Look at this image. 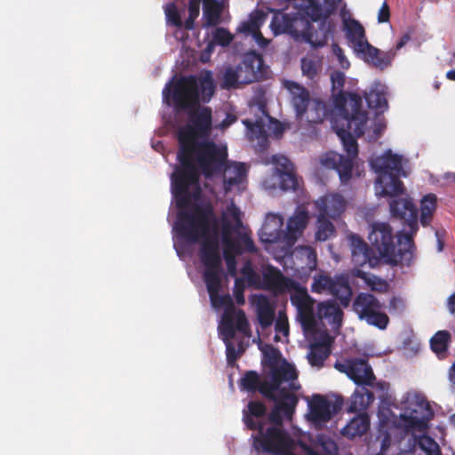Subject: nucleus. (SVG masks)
<instances>
[{
	"label": "nucleus",
	"mask_w": 455,
	"mask_h": 455,
	"mask_svg": "<svg viewBox=\"0 0 455 455\" xmlns=\"http://www.w3.org/2000/svg\"><path fill=\"white\" fill-rule=\"evenodd\" d=\"M215 223V214L211 204H195L189 211L179 212L175 228L178 235L186 242L196 243L200 242L199 259L204 266V281L214 307H225L221 323L227 312L230 313L232 323L238 331L246 333L249 323L245 313L235 309L231 297L220 295V275L222 273V258L217 235H211L212 227Z\"/></svg>",
	"instance_id": "f257e3e1"
},
{
	"label": "nucleus",
	"mask_w": 455,
	"mask_h": 455,
	"mask_svg": "<svg viewBox=\"0 0 455 455\" xmlns=\"http://www.w3.org/2000/svg\"><path fill=\"white\" fill-rule=\"evenodd\" d=\"M177 158L180 165L172 174V190L176 206L183 212L190 205L192 198H196L201 193L200 173L209 179L222 172L227 164L228 148L212 140H197L180 145Z\"/></svg>",
	"instance_id": "f03ea898"
},
{
	"label": "nucleus",
	"mask_w": 455,
	"mask_h": 455,
	"mask_svg": "<svg viewBox=\"0 0 455 455\" xmlns=\"http://www.w3.org/2000/svg\"><path fill=\"white\" fill-rule=\"evenodd\" d=\"M348 238L352 262L355 267L368 264L373 268L379 266L380 259L393 265H410L413 258L415 244L411 233L399 232L396 235V248L393 228L386 222L372 223L368 235L371 244L378 251L379 255L359 235L351 234Z\"/></svg>",
	"instance_id": "7ed1b4c3"
},
{
	"label": "nucleus",
	"mask_w": 455,
	"mask_h": 455,
	"mask_svg": "<svg viewBox=\"0 0 455 455\" xmlns=\"http://www.w3.org/2000/svg\"><path fill=\"white\" fill-rule=\"evenodd\" d=\"M371 165L378 174L376 186L380 188L378 194L381 196L394 197L389 202L391 215L403 220V225L409 228L405 232L411 233L413 237L419 229L418 209L411 198L395 197L404 193L403 183L400 180L401 176H406L402 164V156L393 154L388 149L382 156L372 159Z\"/></svg>",
	"instance_id": "20e7f679"
},
{
	"label": "nucleus",
	"mask_w": 455,
	"mask_h": 455,
	"mask_svg": "<svg viewBox=\"0 0 455 455\" xmlns=\"http://www.w3.org/2000/svg\"><path fill=\"white\" fill-rule=\"evenodd\" d=\"M316 10H306L305 17L290 19L287 14H282V25L279 16L275 15L271 26L275 30L290 33L298 41L309 44L317 49L325 46L332 36L335 24L331 20L341 0H313Z\"/></svg>",
	"instance_id": "39448f33"
},
{
	"label": "nucleus",
	"mask_w": 455,
	"mask_h": 455,
	"mask_svg": "<svg viewBox=\"0 0 455 455\" xmlns=\"http://www.w3.org/2000/svg\"><path fill=\"white\" fill-rule=\"evenodd\" d=\"M362 98L357 93L339 92L334 99L336 116L331 117L332 128L340 139L347 156L355 158L358 144L355 137L364 133L368 115L362 109Z\"/></svg>",
	"instance_id": "423d86ee"
},
{
	"label": "nucleus",
	"mask_w": 455,
	"mask_h": 455,
	"mask_svg": "<svg viewBox=\"0 0 455 455\" xmlns=\"http://www.w3.org/2000/svg\"><path fill=\"white\" fill-rule=\"evenodd\" d=\"M215 84L211 71H205L199 79L194 75L181 76L168 83L163 90V99L177 111L195 108L209 102L215 93Z\"/></svg>",
	"instance_id": "0eeeda50"
},
{
	"label": "nucleus",
	"mask_w": 455,
	"mask_h": 455,
	"mask_svg": "<svg viewBox=\"0 0 455 455\" xmlns=\"http://www.w3.org/2000/svg\"><path fill=\"white\" fill-rule=\"evenodd\" d=\"M298 372L294 365L283 360L280 364L270 366L269 380H261L258 372L247 371L241 379V387L249 391H259L267 400H275L276 390L280 389L284 382H289V388L297 391L300 385L296 383Z\"/></svg>",
	"instance_id": "6e6552de"
},
{
	"label": "nucleus",
	"mask_w": 455,
	"mask_h": 455,
	"mask_svg": "<svg viewBox=\"0 0 455 455\" xmlns=\"http://www.w3.org/2000/svg\"><path fill=\"white\" fill-rule=\"evenodd\" d=\"M188 114V124L178 131L179 144L184 145L197 141V139L207 138L212 129V111L209 107L197 106L187 110Z\"/></svg>",
	"instance_id": "1a4fd4ad"
},
{
	"label": "nucleus",
	"mask_w": 455,
	"mask_h": 455,
	"mask_svg": "<svg viewBox=\"0 0 455 455\" xmlns=\"http://www.w3.org/2000/svg\"><path fill=\"white\" fill-rule=\"evenodd\" d=\"M353 309L359 319L364 320L368 324L380 330H385L389 323L387 315L384 312V306L371 293L360 292L353 302Z\"/></svg>",
	"instance_id": "9d476101"
},
{
	"label": "nucleus",
	"mask_w": 455,
	"mask_h": 455,
	"mask_svg": "<svg viewBox=\"0 0 455 455\" xmlns=\"http://www.w3.org/2000/svg\"><path fill=\"white\" fill-rule=\"evenodd\" d=\"M257 430L258 434L253 436V447L257 451L277 455L289 444H293V439L283 427H268L265 429L263 425Z\"/></svg>",
	"instance_id": "9b49d317"
},
{
	"label": "nucleus",
	"mask_w": 455,
	"mask_h": 455,
	"mask_svg": "<svg viewBox=\"0 0 455 455\" xmlns=\"http://www.w3.org/2000/svg\"><path fill=\"white\" fill-rule=\"evenodd\" d=\"M271 401L275 405L268 414V421L271 427H283V418L289 420L292 419L299 398L291 390L281 387L276 390L275 399Z\"/></svg>",
	"instance_id": "f8f14e48"
},
{
	"label": "nucleus",
	"mask_w": 455,
	"mask_h": 455,
	"mask_svg": "<svg viewBox=\"0 0 455 455\" xmlns=\"http://www.w3.org/2000/svg\"><path fill=\"white\" fill-rule=\"evenodd\" d=\"M292 288L294 292L291 295V302L297 308L298 319L304 331H313L316 326L315 299L308 294L306 288L297 284Z\"/></svg>",
	"instance_id": "ddd939ff"
},
{
	"label": "nucleus",
	"mask_w": 455,
	"mask_h": 455,
	"mask_svg": "<svg viewBox=\"0 0 455 455\" xmlns=\"http://www.w3.org/2000/svg\"><path fill=\"white\" fill-rule=\"evenodd\" d=\"M343 398L339 396L332 403L322 395H315L309 403L308 420L315 426H323L329 422L332 416L342 408Z\"/></svg>",
	"instance_id": "4468645a"
},
{
	"label": "nucleus",
	"mask_w": 455,
	"mask_h": 455,
	"mask_svg": "<svg viewBox=\"0 0 455 455\" xmlns=\"http://www.w3.org/2000/svg\"><path fill=\"white\" fill-rule=\"evenodd\" d=\"M335 368L345 373L357 385L372 386L375 376L367 359L350 358L341 363H336Z\"/></svg>",
	"instance_id": "2eb2a0df"
},
{
	"label": "nucleus",
	"mask_w": 455,
	"mask_h": 455,
	"mask_svg": "<svg viewBox=\"0 0 455 455\" xmlns=\"http://www.w3.org/2000/svg\"><path fill=\"white\" fill-rule=\"evenodd\" d=\"M411 39V36L406 33L396 43L394 49L387 52H381L379 49L370 44H365L363 52H358L363 60L371 66L383 70L389 67L396 55V52L402 49Z\"/></svg>",
	"instance_id": "dca6fc26"
},
{
	"label": "nucleus",
	"mask_w": 455,
	"mask_h": 455,
	"mask_svg": "<svg viewBox=\"0 0 455 455\" xmlns=\"http://www.w3.org/2000/svg\"><path fill=\"white\" fill-rule=\"evenodd\" d=\"M238 69L243 73L242 83L247 84L264 79L267 66L265 65L261 54L250 52L244 55L243 61L238 65Z\"/></svg>",
	"instance_id": "f3484780"
},
{
	"label": "nucleus",
	"mask_w": 455,
	"mask_h": 455,
	"mask_svg": "<svg viewBox=\"0 0 455 455\" xmlns=\"http://www.w3.org/2000/svg\"><path fill=\"white\" fill-rule=\"evenodd\" d=\"M283 218L280 214L268 213L259 232L264 243H280L285 247V231L283 229Z\"/></svg>",
	"instance_id": "a211bd4d"
},
{
	"label": "nucleus",
	"mask_w": 455,
	"mask_h": 455,
	"mask_svg": "<svg viewBox=\"0 0 455 455\" xmlns=\"http://www.w3.org/2000/svg\"><path fill=\"white\" fill-rule=\"evenodd\" d=\"M308 222V211L305 208L298 207L287 221L284 235L286 249H291L295 244L297 240L303 235Z\"/></svg>",
	"instance_id": "6ab92c4d"
},
{
	"label": "nucleus",
	"mask_w": 455,
	"mask_h": 455,
	"mask_svg": "<svg viewBox=\"0 0 455 455\" xmlns=\"http://www.w3.org/2000/svg\"><path fill=\"white\" fill-rule=\"evenodd\" d=\"M296 283L290 278L284 276L275 267L267 266L262 273L263 290L283 293L285 291L294 287Z\"/></svg>",
	"instance_id": "aec40b11"
},
{
	"label": "nucleus",
	"mask_w": 455,
	"mask_h": 455,
	"mask_svg": "<svg viewBox=\"0 0 455 455\" xmlns=\"http://www.w3.org/2000/svg\"><path fill=\"white\" fill-rule=\"evenodd\" d=\"M236 331L238 330L236 328V325H235V323H232L230 313L227 312L224 321L220 323V331L223 337L222 339L226 345L227 363L230 366L235 365L240 354H242L243 351L242 345H240V348L237 351L235 349V345L231 342V339H233L235 336Z\"/></svg>",
	"instance_id": "412c9836"
},
{
	"label": "nucleus",
	"mask_w": 455,
	"mask_h": 455,
	"mask_svg": "<svg viewBox=\"0 0 455 455\" xmlns=\"http://www.w3.org/2000/svg\"><path fill=\"white\" fill-rule=\"evenodd\" d=\"M354 159L347 156L331 152L326 155L323 163L325 166L337 171L342 183H347L352 178Z\"/></svg>",
	"instance_id": "4be33fe9"
},
{
	"label": "nucleus",
	"mask_w": 455,
	"mask_h": 455,
	"mask_svg": "<svg viewBox=\"0 0 455 455\" xmlns=\"http://www.w3.org/2000/svg\"><path fill=\"white\" fill-rule=\"evenodd\" d=\"M346 206V200L339 194L323 196L316 202L319 213L333 220H336L344 212Z\"/></svg>",
	"instance_id": "5701e85b"
},
{
	"label": "nucleus",
	"mask_w": 455,
	"mask_h": 455,
	"mask_svg": "<svg viewBox=\"0 0 455 455\" xmlns=\"http://www.w3.org/2000/svg\"><path fill=\"white\" fill-rule=\"evenodd\" d=\"M286 87L291 95V104L295 109L296 116L302 118L307 113L310 104L308 91L296 82H286Z\"/></svg>",
	"instance_id": "b1692460"
},
{
	"label": "nucleus",
	"mask_w": 455,
	"mask_h": 455,
	"mask_svg": "<svg viewBox=\"0 0 455 455\" xmlns=\"http://www.w3.org/2000/svg\"><path fill=\"white\" fill-rule=\"evenodd\" d=\"M222 172L224 189L228 193L235 185H238L243 182L246 176L247 169L244 164L229 163L227 159V164H225Z\"/></svg>",
	"instance_id": "393cba45"
},
{
	"label": "nucleus",
	"mask_w": 455,
	"mask_h": 455,
	"mask_svg": "<svg viewBox=\"0 0 455 455\" xmlns=\"http://www.w3.org/2000/svg\"><path fill=\"white\" fill-rule=\"evenodd\" d=\"M370 425L369 415L366 412H360L347 422L341 429V434L350 439L362 436L369 430Z\"/></svg>",
	"instance_id": "a878e982"
},
{
	"label": "nucleus",
	"mask_w": 455,
	"mask_h": 455,
	"mask_svg": "<svg viewBox=\"0 0 455 455\" xmlns=\"http://www.w3.org/2000/svg\"><path fill=\"white\" fill-rule=\"evenodd\" d=\"M345 28L347 38L353 44L354 49L357 53L363 51L366 47L365 44H370L365 38L364 28L358 20H350L348 23H346Z\"/></svg>",
	"instance_id": "bb28decb"
},
{
	"label": "nucleus",
	"mask_w": 455,
	"mask_h": 455,
	"mask_svg": "<svg viewBox=\"0 0 455 455\" xmlns=\"http://www.w3.org/2000/svg\"><path fill=\"white\" fill-rule=\"evenodd\" d=\"M267 412L266 405L259 401H250L247 405V411H243V420L248 429L256 430L261 428L264 425L262 422H256L253 419L255 418H261L265 416Z\"/></svg>",
	"instance_id": "cd10ccee"
},
{
	"label": "nucleus",
	"mask_w": 455,
	"mask_h": 455,
	"mask_svg": "<svg viewBox=\"0 0 455 455\" xmlns=\"http://www.w3.org/2000/svg\"><path fill=\"white\" fill-rule=\"evenodd\" d=\"M292 257L295 264L302 270H313L316 267V252L311 246L297 247L292 253Z\"/></svg>",
	"instance_id": "c85d7f7f"
},
{
	"label": "nucleus",
	"mask_w": 455,
	"mask_h": 455,
	"mask_svg": "<svg viewBox=\"0 0 455 455\" xmlns=\"http://www.w3.org/2000/svg\"><path fill=\"white\" fill-rule=\"evenodd\" d=\"M375 400L374 394L365 387L355 390L349 400L348 412L364 411Z\"/></svg>",
	"instance_id": "c756f323"
},
{
	"label": "nucleus",
	"mask_w": 455,
	"mask_h": 455,
	"mask_svg": "<svg viewBox=\"0 0 455 455\" xmlns=\"http://www.w3.org/2000/svg\"><path fill=\"white\" fill-rule=\"evenodd\" d=\"M361 267H355L352 270V275L362 279L364 283L372 291L379 293H385L388 291L387 282L373 274H369L360 269Z\"/></svg>",
	"instance_id": "7c9ffc66"
},
{
	"label": "nucleus",
	"mask_w": 455,
	"mask_h": 455,
	"mask_svg": "<svg viewBox=\"0 0 455 455\" xmlns=\"http://www.w3.org/2000/svg\"><path fill=\"white\" fill-rule=\"evenodd\" d=\"M257 317L263 329L271 326L275 319V308L264 295H260L257 302Z\"/></svg>",
	"instance_id": "2f4dec72"
},
{
	"label": "nucleus",
	"mask_w": 455,
	"mask_h": 455,
	"mask_svg": "<svg viewBox=\"0 0 455 455\" xmlns=\"http://www.w3.org/2000/svg\"><path fill=\"white\" fill-rule=\"evenodd\" d=\"M307 120L311 124H321L331 115L326 103L321 100H313L307 111Z\"/></svg>",
	"instance_id": "473e14b6"
},
{
	"label": "nucleus",
	"mask_w": 455,
	"mask_h": 455,
	"mask_svg": "<svg viewBox=\"0 0 455 455\" xmlns=\"http://www.w3.org/2000/svg\"><path fill=\"white\" fill-rule=\"evenodd\" d=\"M222 4L218 0H203V15L207 27L220 23Z\"/></svg>",
	"instance_id": "72a5a7b5"
},
{
	"label": "nucleus",
	"mask_w": 455,
	"mask_h": 455,
	"mask_svg": "<svg viewBox=\"0 0 455 455\" xmlns=\"http://www.w3.org/2000/svg\"><path fill=\"white\" fill-rule=\"evenodd\" d=\"M437 207V197L435 194H427L420 201V223L423 227L430 224Z\"/></svg>",
	"instance_id": "f704fd0d"
},
{
	"label": "nucleus",
	"mask_w": 455,
	"mask_h": 455,
	"mask_svg": "<svg viewBox=\"0 0 455 455\" xmlns=\"http://www.w3.org/2000/svg\"><path fill=\"white\" fill-rule=\"evenodd\" d=\"M451 340L448 331H438L430 339V347L439 358H444Z\"/></svg>",
	"instance_id": "c9c22d12"
},
{
	"label": "nucleus",
	"mask_w": 455,
	"mask_h": 455,
	"mask_svg": "<svg viewBox=\"0 0 455 455\" xmlns=\"http://www.w3.org/2000/svg\"><path fill=\"white\" fill-rule=\"evenodd\" d=\"M330 354L331 349L329 346L325 343L318 342L310 346L307 359L312 366L322 367Z\"/></svg>",
	"instance_id": "e433bc0d"
},
{
	"label": "nucleus",
	"mask_w": 455,
	"mask_h": 455,
	"mask_svg": "<svg viewBox=\"0 0 455 455\" xmlns=\"http://www.w3.org/2000/svg\"><path fill=\"white\" fill-rule=\"evenodd\" d=\"M367 105L370 108L383 112L387 108V100L384 90H379L376 85L371 88L369 92L364 95Z\"/></svg>",
	"instance_id": "4c0bfd02"
},
{
	"label": "nucleus",
	"mask_w": 455,
	"mask_h": 455,
	"mask_svg": "<svg viewBox=\"0 0 455 455\" xmlns=\"http://www.w3.org/2000/svg\"><path fill=\"white\" fill-rule=\"evenodd\" d=\"M342 315V310L334 301L328 300L321 302L317 306L316 316L320 319H332L333 322L339 319Z\"/></svg>",
	"instance_id": "58836bf2"
},
{
	"label": "nucleus",
	"mask_w": 455,
	"mask_h": 455,
	"mask_svg": "<svg viewBox=\"0 0 455 455\" xmlns=\"http://www.w3.org/2000/svg\"><path fill=\"white\" fill-rule=\"evenodd\" d=\"M329 294L334 296L337 299H339L341 304L347 305L351 295L352 290L348 284V283L344 279L334 280V285L331 290H330Z\"/></svg>",
	"instance_id": "ea45409f"
},
{
	"label": "nucleus",
	"mask_w": 455,
	"mask_h": 455,
	"mask_svg": "<svg viewBox=\"0 0 455 455\" xmlns=\"http://www.w3.org/2000/svg\"><path fill=\"white\" fill-rule=\"evenodd\" d=\"M222 242L226 245L223 256L227 264L228 271L231 275H235L236 273V259L235 254L231 251V249L235 248V243L225 232L222 235Z\"/></svg>",
	"instance_id": "a19ab883"
},
{
	"label": "nucleus",
	"mask_w": 455,
	"mask_h": 455,
	"mask_svg": "<svg viewBox=\"0 0 455 455\" xmlns=\"http://www.w3.org/2000/svg\"><path fill=\"white\" fill-rule=\"evenodd\" d=\"M328 218L319 213L315 233V238L318 241H326L335 235V227Z\"/></svg>",
	"instance_id": "79ce46f5"
},
{
	"label": "nucleus",
	"mask_w": 455,
	"mask_h": 455,
	"mask_svg": "<svg viewBox=\"0 0 455 455\" xmlns=\"http://www.w3.org/2000/svg\"><path fill=\"white\" fill-rule=\"evenodd\" d=\"M243 73L239 71L238 67L236 69L233 68H227L222 75L220 81V87L222 89L236 88L242 83Z\"/></svg>",
	"instance_id": "37998d69"
},
{
	"label": "nucleus",
	"mask_w": 455,
	"mask_h": 455,
	"mask_svg": "<svg viewBox=\"0 0 455 455\" xmlns=\"http://www.w3.org/2000/svg\"><path fill=\"white\" fill-rule=\"evenodd\" d=\"M334 280L327 275H319L314 278V282L311 285V291L316 293H322L323 291L330 292V290L333 288Z\"/></svg>",
	"instance_id": "c03bdc74"
},
{
	"label": "nucleus",
	"mask_w": 455,
	"mask_h": 455,
	"mask_svg": "<svg viewBox=\"0 0 455 455\" xmlns=\"http://www.w3.org/2000/svg\"><path fill=\"white\" fill-rule=\"evenodd\" d=\"M164 12L166 16V21L168 24L178 28H182L181 17L174 3H170L166 4L164 8Z\"/></svg>",
	"instance_id": "a18cd8bd"
},
{
	"label": "nucleus",
	"mask_w": 455,
	"mask_h": 455,
	"mask_svg": "<svg viewBox=\"0 0 455 455\" xmlns=\"http://www.w3.org/2000/svg\"><path fill=\"white\" fill-rule=\"evenodd\" d=\"M242 274L246 278V281L250 286L256 289H262V278L259 273H257L250 263H247L242 269Z\"/></svg>",
	"instance_id": "49530a36"
},
{
	"label": "nucleus",
	"mask_w": 455,
	"mask_h": 455,
	"mask_svg": "<svg viewBox=\"0 0 455 455\" xmlns=\"http://www.w3.org/2000/svg\"><path fill=\"white\" fill-rule=\"evenodd\" d=\"M419 448L424 451L427 455H441V450L437 443L427 435H423L419 440Z\"/></svg>",
	"instance_id": "de8ad7c7"
},
{
	"label": "nucleus",
	"mask_w": 455,
	"mask_h": 455,
	"mask_svg": "<svg viewBox=\"0 0 455 455\" xmlns=\"http://www.w3.org/2000/svg\"><path fill=\"white\" fill-rule=\"evenodd\" d=\"M319 66L318 61L315 60L308 58L301 59L302 74L310 79H313L317 75Z\"/></svg>",
	"instance_id": "09e8293b"
},
{
	"label": "nucleus",
	"mask_w": 455,
	"mask_h": 455,
	"mask_svg": "<svg viewBox=\"0 0 455 455\" xmlns=\"http://www.w3.org/2000/svg\"><path fill=\"white\" fill-rule=\"evenodd\" d=\"M212 37L213 41L221 46L229 45L234 39L233 35L224 28H216Z\"/></svg>",
	"instance_id": "8fccbe9b"
},
{
	"label": "nucleus",
	"mask_w": 455,
	"mask_h": 455,
	"mask_svg": "<svg viewBox=\"0 0 455 455\" xmlns=\"http://www.w3.org/2000/svg\"><path fill=\"white\" fill-rule=\"evenodd\" d=\"M272 162L275 164L276 171L279 174L294 171L292 163L286 156H274L272 157Z\"/></svg>",
	"instance_id": "3c124183"
},
{
	"label": "nucleus",
	"mask_w": 455,
	"mask_h": 455,
	"mask_svg": "<svg viewBox=\"0 0 455 455\" xmlns=\"http://www.w3.org/2000/svg\"><path fill=\"white\" fill-rule=\"evenodd\" d=\"M243 123L245 124L248 131L253 134L256 138H266V129L265 124L262 121H250V120H244Z\"/></svg>",
	"instance_id": "603ef678"
},
{
	"label": "nucleus",
	"mask_w": 455,
	"mask_h": 455,
	"mask_svg": "<svg viewBox=\"0 0 455 455\" xmlns=\"http://www.w3.org/2000/svg\"><path fill=\"white\" fill-rule=\"evenodd\" d=\"M261 18H262L261 13H257L255 16H251L250 20L243 22L242 24L240 31L246 33V34H251V36L255 32H259V26L261 23V20H260Z\"/></svg>",
	"instance_id": "864d4df0"
},
{
	"label": "nucleus",
	"mask_w": 455,
	"mask_h": 455,
	"mask_svg": "<svg viewBox=\"0 0 455 455\" xmlns=\"http://www.w3.org/2000/svg\"><path fill=\"white\" fill-rule=\"evenodd\" d=\"M280 185L283 190H295L298 187V180L294 174V171L279 174Z\"/></svg>",
	"instance_id": "5fc2aeb1"
},
{
	"label": "nucleus",
	"mask_w": 455,
	"mask_h": 455,
	"mask_svg": "<svg viewBox=\"0 0 455 455\" xmlns=\"http://www.w3.org/2000/svg\"><path fill=\"white\" fill-rule=\"evenodd\" d=\"M375 389L378 393V397L381 402H386L390 398L389 395V388L390 385L386 381H379L374 384V380H372V386H371Z\"/></svg>",
	"instance_id": "6e6d98bb"
},
{
	"label": "nucleus",
	"mask_w": 455,
	"mask_h": 455,
	"mask_svg": "<svg viewBox=\"0 0 455 455\" xmlns=\"http://www.w3.org/2000/svg\"><path fill=\"white\" fill-rule=\"evenodd\" d=\"M275 330L276 332L283 335L289 334V322L286 314L283 311H279L278 317L275 323Z\"/></svg>",
	"instance_id": "4d7b16f0"
},
{
	"label": "nucleus",
	"mask_w": 455,
	"mask_h": 455,
	"mask_svg": "<svg viewBox=\"0 0 455 455\" xmlns=\"http://www.w3.org/2000/svg\"><path fill=\"white\" fill-rule=\"evenodd\" d=\"M402 419L404 424V427L407 430H412V429H420L424 427L425 422L423 419H420L415 416L412 415H402Z\"/></svg>",
	"instance_id": "13d9d810"
},
{
	"label": "nucleus",
	"mask_w": 455,
	"mask_h": 455,
	"mask_svg": "<svg viewBox=\"0 0 455 455\" xmlns=\"http://www.w3.org/2000/svg\"><path fill=\"white\" fill-rule=\"evenodd\" d=\"M331 84H332V89L339 90V92L334 97H336L339 92H344V91L341 90L345 84V75L343 72H341V71L333 72L331 76ZM345 93L349 94L350 92H345ZM335 98H333V100Z\"/></svg>",
	"instance_id": "bf43d9fd"
},
{
	"label": "nucleus",
	"mask_w": 455,
	"mask_h": 455,
	"mask_svg": "<svg viewBox=\"0 0 455 455\" xmlns=\"http://www.w3.org/2000/svg\"><path fill=\"white\" fill-rule=\"evenodd\" d=\"M331 49H332L333 54L337 57L340 66L343 68H347L349 67V61L346 58L342 48L337 43H333L331 44Z\"/></svg>",
	"instance_id": "052dcab7"
},
{
	"label": "nucleus",
	"mask_w": 455,
	"mask_h": 455,
	"mask_svg": "<svg viewBox=\"0 0 455 455\" xmlns=\"http://www.w3.org/2000/svg\"><path fill=\"white\" fill-rule=\"evenodd\" d=\"M243 284L241 283V281L239 279H236L235 282V288H234V295L236 300V303L239 305H243L245 302L244 296H243Z\"/></svg>",
	"instance_id": "680f3d73"
},
{
	"label": "nucleus",
	"mask_w": 455,
	"mask_h": 455,
	"mask_svg": "<svg viewBox=\"0 0 455 455\" xmlns=\"http://www.w3.org/2000/svg\"><path fill=\"white\" fill-rule=\"evenodd\" d=\"M390 19V10L387 2H384L379 10L378 21L379 23L388 22Z\"/></svg>",
	"instance_id": "e2e57ef3"
},
{
	"label": "nucleus",
	"mask_w": 455,
	"mask_h": 455,
	"mask_svg": "<svg viewBox=\"0 0 455 455\" xmlns=\"http://www.w3.org/2000/svg\"><path fill=\"white\" fill-rule=\"evenodd\" d=\"M322 449L327 455H337V446L331 440H326L322 443Z\"/></svg>",
	"instance_id": "0e129e2a"
},
{
	"label": "nucleus",
	"mask_w": 455,
	"mask_h": 455,
	"mask_svg": "<svg viewBox=\"0 0 455 455\" xmlns=\"http://www.w3.org/2000/svg\"><path fill=\"white\" fill-rule=\"evenodd\" d=\"M202 0H189L188 15L198 17L200 13V4Z\"/></svg>",
	"instance_id": "69168bd1"
},
{
	"label": "nucleus",
	"mask_w": 455,
	"mask_h": 455,
	"mask_svg": "<svg viewBox=\"0 0 455 455\" xmlns=\"http://www.w3.org/2000/svg\"><path fill=\"white\" fill-rule=\"evenodd\" d=\"M242 243H243V244L244 246V249L247 251L252 252V253L257 251V248H256V246L254 244V242H253V240L250 236L244 235L242 237Z\"/></svg>",
	"instance_id": "338daca9"
},
{
	"label": "nucleus",
	"mask_w": 455,
	"mask_h": 455,
	"mask_svg": "<svg viewBox=\"0 0 455 455\" xmlns=\"http://www.w3.org/2000/svg\"><path fill=\"white\" fill-rule=\"evenodd\" d=\"M253 38L256 40V42L261 46L265 47L267 45L268 41L263 36L262 33L259 29V32H255L252 35Z\"/></svg>",
	"instance_id": "774afa93"
}]
</instances>
